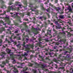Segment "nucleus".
<instances>
[{
  "mask_svg": "<svg viewBox=\"0 0 73 73\" xmlns=\"http://www.w3.org/2000/svg\"><path fill=\"white\" fill-rule=\"evenodd\" d=\"M9 8H11L12 7H9Z\"/></svg>",
  "mask_w": 73,
  "mask_h": 73,
  "instance_id": "27",
  "label": "nucleus"
},
{
  "mask_svg": "<svg viewBox=\"0 0 73 73\" xmlns=\"http://www.w3.org/2000/svg\"><path fill=\"white\" fill-rule=\"evenodd\" d=\"M3 42V41L1 39H0V44H2V42Z\"/></svg>",
  "mask_w": 73,
  "mask_h": 73,
  "instance_id": "5",
  "label": "nucleus"
},
{
  "mask_svg": "<svg viewBox=\"0 0 73 73\" xmlns=\"http://www.w3.org/2000/svg\"><path fill=\"white\" fill-rule=\"evenodd\" d=\"M19 39L20 40V38H19Z\"/></svg>",
  "mask_w": 73,
  "mask_h": 73,
  "instance_id": "24",
  "label": "nucleus"
},
{
  "mask_svg": "<svg viewBox=\"0 0 73 73\" xmlns=\"http://www.w3.org/2000/svg\"><path fill=\"white\" fill-rule=\"evenodd\" d=\"M6 51L8 53H11V50L9 49L8 48H7L6 49Z\"/></svg>",
  "mask_w": 73,
  "mask_h": 73,
  "instance_id": "1",
  "label": "nucleus"
},
{
  "mask_svg": "<svg viewBox=\"0 0 73 73\" xmlns=\"http://www.w3.org/2000/svg\"><path fill=\"white\" fill-rule=\"evenodd\" d=\"M15 33H18V30L15 31Z\"/></svg>",
  "mask_w": 73,
  "mask_h": 73,
  "instance_id": "7",
  "label": "nucleus"
},
{
  "mask_svg": "<svg viewBox=\"0 0 73 73\" xmlns=\"http://www.w3.org/2000/svg\"><path fill=\"white\" fill-rule=\"evenodd\" d=\"M27 70V68H26V69L24 71H26Z\"/></svg>",
  "mask_w": 73,
  "mask_h": 73,
  "instance_id": "18",
  "label": "nucleus"
},
{
  "mask_svg": "<svg viewBox=\"0 0 73 73\" xmlns=\"http://www.w3.org/2000/svg\"><path fill=\"white\" fill-rule=\"evenodd\" d=\"M6 63L4 61H3L2 62V64H5Z\"/></svg>",
  "mask_w": 73,
  "mask_h": 73,
  "instance_id": "8",
  "label": "nucleus"
},
{
  "mask_svg": "<svg viewBox=\"0 0 73 73\" xmlns=\"http://www.w3.org/2000/svg\"><path fill=\"white\" fill-rule=\"evenodd\" d=\"M58 1H57V0H56L55 1V3H57Z\"/></svg>",
  "mask_w": 73,
  "mask_h": 73,
  "instance_id": "12",
  "label": "nucleus"
},
{
  "mask_svg": "<svg viewBox=\"0 0 73 73\" xmlns=\"http://www.w3.org/2000/svg\"><path fill=\"white\" fill-rule=\"evenodd\" d=\"M45 19L46 20V18H45Z\"/></svg>",
  "mask_w": 73,
  "mask_h": 73,
  "instance_id": "35",
  "label": "nucleus"
},
{
  "mask_svg": "<svg viewBox=\"0 0 73 73\" xmlns=\"http://www.w3.org/2000/svg\"><path fill=\"white\" fill-rule=\"evenodd\" d=\"M55 24H58V22L57 21L55 22Z\"/></svg>",
  "mask_w": 73,
  "mask_h": 73,
  "instance_id": "9",
  "label": "nucleus"
},
{
  "mask_svg": "<svg viewBox=\"0 0 73 73\" xmlns=\"http://www.w3.org/2000/svg\"><path fill=\"white\" fill-rule=\"evenodd\" d=\"M16 15H17V13H16Z\"/></svg>",
  "mask_w": 73,
  "mask_h": 73,
  "instance_id": "31",
  "label": "nucleus"
},
{
  "mask_svg": "<svg viewBox=\"0 0 73 73\" xmlns=\"http://www.w3.org/2000/svg\"><path fill=\"white\" fill-rule=\"evenodd\" d=\"M26 21H28V19H26Z\"/></svg>",
  "mask_w": 73,
  "mask_h": 73,
  "instance_id": "16",
  "label": "nucleus"
},
{
  "mask_svg": "<svg viewBox=\"0 0 73 73\" xmlns=\"http://www.w3.org/2000/svg\"><path fill=\"white\" fill-rule=\"evenodd\" d=\"M60 56H61V54H60Z\"/></svg>",
  "mask_w": 73,
  "mask_h": 73,
  "instance_id": "29",
  "label": "nucleus"
},
{
  "mask_svg": "<svg viewBox=\"0 0 73 73\" xmlns=\"http://www.w3.org/2000/svg\"><path fill=\"white\" fill-rule=\"evenodd\" d=\"M72 8H73V6H72Z\"/></svg>",
  "mask_w": 73,
  "mask_h": 73,
  "instance_id": "26",
  "label": "nucleus"
},
{
  "mask_svg": "<svg viewBox=\"0 0 73 73\" xmlns=\"http://www.w3.org/2000/svg\"><path fill=\"white\" fill-rule=\"evenodd\" d=\"M11 15H12V14H13V13H11Z\"/></svg>",
  "mask_w": 73,
  "mask_h": 73,
  "instance_id": "22",
  "label": "nucleus"
},
{
  "mask_svg": "<svg viewBox=\"0 0 73 73\" xmlns=\"http://www.w3.org/2000/svg\"><path fill=\"white\" fill-rule=\"evenodd\" d=\"M25 73H27V72H26Z\"/></svg>",
  "mask_w": 73,
  "mask_h": 73,
  "instance_id": "39",
  "label": "nucleus"
},
{
  "mask_svg": "<svg viewBox=\"0 0 73 73\" xmlns=\"http://www.w3.org/2000/svg\"><path fill=\"white\" fill-rule=\"evenodd\" d=\"M66 11H68V10H69V11H72V9L70 7H67L66 9Z\"/></svg>",
  "mask_w": 73,
  "mask_h": 73,
  "instance_id": "2",
  "label": "nucleus"
},
{
  "mask_svg": "<svg viewBox=\"0 0 73 73\" xmlns=\"http://www.w3.org/2000/svg\"><path fill=\"white\" fill-rule=\"evenodd\" d=\"M14 69H15V72H17V69L16 68H14Z\"/></svg>",
  "mask_w": 73,
  "mask_h": 73,
  "instance_id": "4",
  "label": "nucleus"
},
{
  "mask_svg": "<svg viewBox=\"0 0 73 73\" xmlns=\"http://www.w3.org/2000/svg\"><path fill=\"white\" fill-rule=\"evenodd\" d=\"M33 64H30L31 66H33Z\"/></svg>",
  "mask_w": 73,
  "mask_h": 73,
  "instance_id": "15",
  "label": "nucleus"
},
{
  "mask_svg": "<svg viewBox=\"0 0 73 73\" xmlns=\"http://www.w3.org/2000/svg\"><path fill=\"white\" fill-rule=\"evenodd\" d=\"M60 69V68H58V69Z\"/></svg>",
  "mask_w": 73,
  "mask_h": 73,
  "instance_id": "28",
  "label": "nucleus"
},
{
  "mask_svg": "<svg viewBox=\"0 0 73 73\" xmlns=\"http://www.w3.org/2000/svg\"><path fill=\"white\" fill-rule=\"evenodd\" d=\"M52 51H53V50H52Z\"/></svg>",
  "mask_w": 73,
  "mask_h": 73,
  "instance_id": "38",
  "label": "nucleus"
},
{
  "mask_svg": "<svg viewBox=\"0 0 73 73\" xmlns=\"http://www.w3.org/2000/svg\"><path fill=\"white\" fill-rule=\"evenodd\" d=\"M46 55H48V54H47V53L46 54Z\"/></svg>",
  "mask_w": 73,
  "mask_h": 73,
  "instance_id": "21",
  "label": "nucleus"
},
{
  "mask_svg": "<svg viewBox=\"0 0 73 73\" xmlns=\"http://www.w3.org/2000/svg\"><path fill=\"white\" fill-rule=\"evenodd\" d=\"M4 48H5V47L4 46Z\"/></svg>",
  "mask_w": 73,
  "mask_h": 73,
  "instance_id": "32",
  "label": "nucleus"
},
{
  "mask_svg": "<svg viewBox=\"0 0 73 73\" xmlns=\"http://www.w3.org/2000/svg\"><path fill=\"white\" fill-rule=\"evenodd\" d=\"M30 13H27V15L28 16H29L30 15Z\"/></svg>",
  "mask_w": 73,
  "mask_h": 73,
  "instance_id": "14",
  "label": "nucleus"
},
{
  "mask_svg": "<svg viewBox=\"0 0 73 73\" xmlns=\"http://www.w3.org/2000/svg\"><path fill=\"white\" fill-rule=\"evenodd\" d=\"M7 73H9V71H7Z\"/></svg>",
  "mask_w": 73,
  "mask_h": 73,
  "instance_id": "17",
  "label": "nucleus"
},
{
  "mask_svg": "<svg viewBox=\"0 0 73 73\" xmlns=\"http://www.w3.org/2000/svg\"><path fill=\"white\" fill-rule=\"evenodd\" d=\"M28 56V54H27L26 53H25L24 54V56Z\"/></svg>",
  "mask_w": 73,
  "mask_h": 73,
  "instance_id": "6",
  "label": "nucleus"
},
{
  "mask_svg": "<svg viewBox=\"0 0 73 73\" xmlns=\"http://www.w3.org/2000/svg\"><path fill=\"white\" fill-rule=\"evenodd\" d=\"M39 19H42V17H41L39 18Z\"/></svg>",
  "mask_w": 73,
  "mask_h": 73,
  "instance_id": "11",
  "label": "nucleus"
},
{
  "mask_svg": "<svg viewBox=\"0 0 73 73\" xmlns=\"http://www.w3.org/2000/svg\"><path fill=\"white\" fill-rule=\"evenodd\" d=\"M64 41H66V40H64Z\"/></svg>",
  "mask_w": 73,
  "mask_h": 73,
  "instance_id": "23",
  "label": "nucleus"
},
{
  "mask_svg": "<svg viewBox=\"0 0 73 73\" xmlns=\"http://www.w3.org/2000/svg\"><path fill=\"white\" fill-rule=\"evenodd\" d=\"M17 36H19V34H16V35Z\"/></svg>",
  "mask_w": 73,
  "mask_h": 73,
  "instance_id": "19",
  "label": "nucleus"
},
{
  "mask_svg": "<svg viewBox=\"0 0 73 73\" xmlns=\"http://www.w3.org/2000/svg\"><path fill=\"white\" fill-rule=\"evenodd\" d=\"M0 65L1 66V65Z\"/></svg>",
  "mask_w": 73,
  "mask_h": 73,
  "instance_id": "36",
  "label": "nucleus"
},
{
  "mask_svg": "<svg viewBox=\"0 0 73 73\" xmlns=\"http://www.w3.org/2000/svg\"><path fill=\"white\" fill-rule=\"evenodd\" d=\"M67 52H68L67 51L65 52H64V53L65 54H66V53Z\"/></svg>",
  "mask_w": 73,
  "mask_h": 73,
  "instance_id": "13",
  "label": "nucleus"
},
{
  "mask_svg": "<svg viewBox=\"0 0 73 73\" xmlns=\"http://www.w3.org/2000/svg\"><path fill=\"white\" fill-rule=\"evenodd\" d=\"M60 17L61 19H64V16L63 15L60 16Z\"/></svg>",
  "mask_w": 73,
  "mask_h": 73,
  "instance_id": "3",
  "label": "nucleus"
},
{
  "mask_svg": "<svg viewBox=\"0 0 73 73\" xmlns=\"http://www.w3.org/2000/svg\"><path fill=\"white\" fill-rule=\"evenodd\" d=\"M9 4V5H11V4Z\"/></svg>",
  "mask_w": 73,
  "mask_h": 73,
  "instance_id": "20",
  "label": "nucleus"
},
{
  "mask_svg": "<svg viewBox=\"0 0 73 73\" xmlns=\"http://www.w3.org/2000/svg\"><path fill=\"white\" fill-rule=\"evenodd\" d=\"M72 72H73V70H72Z\"/></svg>",
  "mask_w": 73,
  "mask_h": 73,
  "instance_id": "30",
  "label": "nucleus"
},
{
  "mask_svg": "<svg viewBox=\"0 0 73 73\" xmlns=\"http://www.w3.org/2000/svg\"><path fill=\"white\" fill-rule=\"evenodd\" d=\"M18 68H19V66L17 67Z\"/></svg>",
  "mask_w": 73,
  "mask_h": 73,
  "instance_id": "25",
  "label": "nucleus"
},
{
  "mask_svg": "<svg viewBox=\"0 0 73 73\" xmlns=\"http://www.w3.org/2000/svg\"><path fill=\"white\" fill-rule=\"evenodd\" d=\"M58 11H59V10H60L61 9H60V8L58 7Z\"/></svg>",
  "mask_w": 73,
  "mask_h": 73,
  "instance_id": "10",
  "label": "nucleus"
},
{
  "mask_svg": "<svg viewBox=\"0 0 73 73\" xmlns=\"http://www.w3.org/2000/svg\"><path fill=\"white\" fill-rule=\"evenodd\" d=\"M34 19H35V18H34Z\"/></svg>",
  "mask_w": 73,
  "mask_h": 73,
  "instance_id": "37",
  "label": "nucleus"
},
{
  "mask_svg": "<svg viewBox=\"0 0 73 73\" xmlns=\"http://www.w3.org/2000/svg\"><path fill=\"white\" fill-rule=\"evenodd\" d=\"M27 39V40H28V39Z\"/></svg>",
  "mask_w": 73,
  "mask_h": 73,
  "instance_id": "33",
  "label": "nucleus"
},
{
  "mask_svg": "<svg viewBox=\"0 0 73 73\" xmlns=\"http://www.w3.org/2000/svg\"><path fill=\"white\" fill-rule=\"evenodd\" d=\"M72 4H73V3H72Z\"/></svg>",
  "mask_w": 73,
  "mask_h": 73,
  "instance_id": "34",
  "label": "nucleus"
}]
</instances>
